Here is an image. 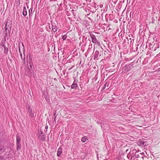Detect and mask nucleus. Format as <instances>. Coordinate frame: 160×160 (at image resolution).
<instances>
[{
	"label": "nucleus",
	"mask_w": 160,
	"mask_h": 160,
	"mask_svg": "<svg viewBox=\"0 0 160 160\" xmlns=\"http://www.w3.org/2000/svg\"><path fill=\"white\" fill-rule=\"evenodd\" d=\"M22 49L23 53H24L25 50H24V48L23 43H22V46L20 47V43L19 44V51L20 53V55L21 57V58L22 59V58H23V57H22V53L21 52V50Z\"/></svg>",
	"instance_id": "3"
},
{
	"label": "nucleus",
	"mask_w": 160,
	"mask_h": 160,
	"mask_svg": "<svg viewBox=\"0 0 160 160\" xmlns=\"http://www.w3.org/2000/svg\"><path fill=\"white\" fill-rule=\"evenodd\" d=\"M62 148L60 147L58 149V152H57V156L58 157H59L60 156V155L62 153Z\"/></svg>",
	"instance_id": "6"
},
{
	"label": "nucleus",
	"mask_w": 160,
	"mask_h": 160,
	"mask_svg": "<svg viewBox=\"0 0 160 160\" xmlns=\"http://www.w3.org/2000/svg\"><path fill=\"white\" fill-rule=\"evenodd\" d=\"M40 132L39 139L42 141H45L46 140L45 135L43 134V132L41 130H40Z\"/></svg>",
	"instance_id": "4"
},
{
	"label": "nucleus",
	"mask_w": 160,
	"mask_h": 160,
	"mask_svg": "<svg viewBox=\"0 0 160 160\" xmlns=\"http://www.w3.org/2000/svg\"><path fill=\"white\" fill-rule=\"evenodd\" d=\"M107 83H105V84H104V86H103V87L102 88V89H105L106 88V86H107Z\"/></svg>",
	"instance_id": "22"
},
{
	"label": "nucleus",
	"mask_w": 160,
	"mask_h": 160,
	"mask_svg": "<svg viewBox=\"0 0 160 160\" xmlns=\"http://www.w3.org/2000/svg\"><path fill=\"white\" fill-rule=\"evenodd\" d=\"M67 37V35H64L62 37V38L64 40L66 39Z\"/></svg>",
	"instance_id": "20"
},
{
	"label": "nucleus",
	"mask_w": 160,
	"mask_h": 160,
	"mask_svg": "<svg viewBox=\"0 0 160 160\" xmlns=\"http://www.w3.org/2000/svg\"><path fill=\"white\" fill-rule=\"evenodd\" d=\"M156 49V47H155V48H154V51H155Z\"/></svg>",
	"instance_id": "27"
},
{
	"label": "nucleus",
	"mask_w": 160,
	"mask_h": 160,
	"mask_svg": "<svg viewBox=\"0 0 160 160\" xmlns=\"http://www.w3.org/2000/svg\"><path fill=\"white\" fill-rule=\"evenodd\" d=\"M8 29V28H7V25H6V29H5V31L7 32V30Z\"/></svg>",
	"instance_id": "26"
},
{
	"label": "nucleus",
	"mask_w": 160,
	"mask_h": 160,
	"mask_svg": "<svg viewBox=\"0 0 160 160\" xmlns=\"http://www.w3.org/2000/svg\"><path fill=\"white\" fill-rule=\"evenodd\" d=\"M44 132H47V131H46V130H44Z\"/></svg>",
	"instance_id": "30"
},
{
	"label": "nucleus",
	"mask_w": 160,
	"mask_h": 160,
	"mask_svg": "<svg viewBox=\"0 0 160 160\" xmlns=\"http://www.w3.org/2000/svg\"><path fill=\"white\" fill-rule=\"evenodd\" d=\"M29 63V65L30 67L32 68V62H31V59L30 58H29V60H28V63Z\"/></svg>",
	"instance_id": "12"
},
{
	"label": "nucleus",
	"mask_w": 160,
	"mask_h": 160,
	"mask_svg": "<svg viewBox=\"0 0 160 160\" xmlns=\"http://www.w3.org/2000/svg\"><path fill=\"white\" fill-rule=\"evenodd\" d=\"M6 42V40L5 39H2L0 43V45L1 47H5V44Z\"/></svg>",
	"instance_id": "7"
},
{
	"label": "nucleus",
	"mask_w": 160,
	"mask_h": 160,
	"mask_svg": "<svg viewBox=\"0 0 160 160\" xmlns=\"http://www.w3.org/2000/svg\"><path fill=\"white\" fill-rule=\"evenodd\" d=\"M133 68V64L132 63L129 64H126L123 67V69L126 72H128Z\"/></svg>",
	"instance_id": "1"
},
{
	"label": "nucleus",
	"mask_w": 160,
	"mask_h": 160,
	"mask_svg": "<svg viewBox=\"0 0 160 160\" xmlns=\"http://www.w3.org/2000/svg\"><path fill=\"white\" fill-rule=\"evenodd\" d=\"M4 48V51L5 53H7L8 52V48H7L6 46L4 47H3Z\"/></svg>",
	"instance_id": "16"
},
{
	"label": "nucleus",
	"mask_w": 160,
	"mask_h": 160,
	"mask_svg": "<svg viewBox=\"0 0 160 160\" xmlns=\"http://www.w3.org/2000/svg\"><path fill=\"white\" fill-rule=\"evenodd\" d=\"M87 140H88V138L86 136L83 137L81 138V141L83 142H85Z\"/></svg>",
	"instance_id": "13"
},
{
	"label": "nucleus",
	"mask_w": 160,
	"mask_h": 160,
	"mask_svg": "<svg viewBox=\"0 0 160 160\" xmlns=\"http://www.w3.org/2000/svg\"><path fill=\"white\" fill-rule=\"evenodd\" d=\"M52 30H53V32H56L57 30V29H58L57 26H56V25H54V24L53 25V24L52 25Z\"/></svg>",
	"instance_id": "8"
},
{
	"label": "nucleus",
	"mask_w": 160,
	"mask_h": 160,
	"mask_svg": "<svg viewBox=\"0 0 160 160\" xmlns=\"http://www.w3.org/2000/svg\"><path fill=\"white\" fill-rule=\"evenodd\" d=\"M15 2H18L19 5L20 2V0H15Z\"/></svg>",
	"instance_id": "23"
},
{
	"label": "nucleus",
	"mask_w": 160,
	"mask_h": 160,
	"mask_svg": "<svg viewBox=\"0 0 160 160\" xmlns=\"http://www.w3.org/2000/svg\"><path fill=\"white\" fill-rule=\"evenodd\" d=\"M97 123H98V124H99V122H97Z\"/></svg>",
	"instance_id": "31"
},
{
	"label": "nucleus",
	"mask_w": 160,
	"mask_h": 160,
	"mask_svg": "<svg viewBox=\"0 0 160 160\" xmlns=\"http://www.w3.org/2000/svg\"><path fill=\"white\" fill-rule=\"evenodd\" d=\"M28 111L29 113V115L31 118L34 117V114L32 112V108L30 107H28Z\"/></svg>",
	"instance_id": "5"
},
{
	"label": "nucleus",
	"mask_w": 160,
	"mask_h": 160,
	"mask_svg": "<svg viewBox=\"0 0 160 160\" xmlns=\"http://www.w3.org/2000/svg\"><path fill=\"white\" fill-rule=\"evenodd\" d=\"M152 23H154V21H155L154 20V19H153V18H152Z\"/></svg>",
	"instance_id": "25"
},
{
	"label": "nucleus",
	"mask_w": 160,
	"mask_h": 160,
	"mask_svg": "<svg viewBox=\"0 0 160 160\" xmlns=\"http://www.w3.org/2000/svg\"><path fill=\"white\" fill-rule=\"evenodd\" d=\"M78 84L77 83L75 82V81L74 82L73 84L71 86V88L72 89H75L77 87Z\"/></svg>",
	"instance_id": "9"
},
{
	"label": "nucleus",
	"mask_w": 160,
	"mask_h": 160,
	"mask_svg": "<svg viewBox=\"0 0 160 160\" xmlns=\"http://www.w3.org/2000/svg\"><path fill=\"white\" fill-rule=\"evenodd\" d=\"M99 51H98L96 50L95 51L94 55V58H98L99 55Z\"/></svg>",
	"instance_id": "14"
},
{
	"label": "nucleus",
	"mask_w": 160,
	"mask_h": 160,
	"mask_svg": "<svg viewBox=\"0 0 160 160\" xmlns=\"http://www.w3.org/2000/svg\"><path fill=\"white\" fill-rule=\"evenodd\" d=\"M21 138L17 135L16 136V143H21Z\"/></svg>",
	"instance_id": "10"
},
{
	"label": "nucleus",
	"mask_w": 160,
	"mask_h": 160,
	"mask_svg": "<svg viewBox=\"0 0 160 160\" xmlns=\"http://www.w3.org/2000/svg\"><path fill=\"white\" fill-rule=\"evenodd\" d=\"M158 20L160 21V18L158 19Z\"/></svg>",
	"instance_id": "32"
},
{
	"label": "nucleus",
	"mask_w": 160,
	"mask_h": 160,
	"mask_svg": "<svg viewBox=\"0 0 160 160\" xmlns=\"http://www.w3.org/2000/svg\"><path fill=\"white\" fill-rule=\"evenodd\" d=\"M2 150V149H0V150Z\"/></svg>",
	"instance_id": "33"
},
{
	"label": "nucleus",
	"mask_w": 160,
	"mask_h": 160,
	"mask_svg": "<svg viewBox=\"0 0 160 160\" xmlns=\"http://www.w3.org/2000/svg\"><path fill=\"white\" fill-rule=\"evenodd\" d=\"M139 143H140L139 145L143 146L144 145V142H142V141L139 142Z\"/></svg>",
	"instance_id": "19"
},
{
	"label": "nucleus",
	"mask_w": 160,
	"mask_h": 160,
	"mask_svg": "<svg viewBox=\"0 0 160 160\" xmlns=\"http://www.w3.org/2000/svg\"><path fill=\"white\" fill-rule=\"evenodd\" d=\"M148 61V58H145L144 59V61L143 62V64H145Z\"/></svg>",
	"instance_id": "21"
},
{
	"label": "nucleus",
	"mask_w": 160,
	"mask_h": 160,
	"mask_svg": "<svg viewBox=\"0 0 160 160\" xmlns=\"http://www.w3.org/2000/svg\"><path fill=\"white\" fill-rule=\"evenodd\" d=\"M17 146V150H19L21 148V143H16Z\"/></svg>",
	"instance_id": "15"
},
{
	"label": "nucleus",
	"mask_w": 160,
	"mask_h": 160,
	"mask_svg": "<svg viewBox=\"0 0 160 160\" xmlns=\"http://www.w3.org/2000/svg\"><path fill=\"white\" fill-rule=\"evenodd\" d=\"M90 36L92 38V41L93 43L97 44L99 45H100V42L97 39L95 36L92 34H90Z\"/></svg>",
	"instance_id": "2"
},
{
	"label": "nucleus",
	"mask_w": 160,
	"mask_h": 160,
	"mask_svg": "<svg viewBox=\"0 0 160 160\" xmlns=\"http://www.w3.org/2000/svg\"><path fill=\"white\" fill-rule=\"evenodd\" d=\"M33 10L31 9L30 8L29 11V16H31L32 14L31 13H32V12H32Z\"/></svg>",
	"instance_id": "17"
},
{
	"label": "nucleus",
	"mask_w": 160,
	"mask_h": 160,
	"mask_svg": "<svg viewBox=\"0 0 160 160\" xmlns=\"http://www.w3.org/2000/svg\"><path fill=\"white\" fill-rule=\"evenodd\" d=\"M22 62L23 64H25V55L23 56V58H22Z\"/></svg>",
	"instance_id": "18"
},
{
	"label": "nucleus",
	"mask_w": 160,
	"mask_h": 160,
	"mask_svg": "<svg viewBox=\"0 0 160 160\" xmlns=\"http://www.w3.org/2000/svg\"><path fill=\"white\" fill-rule=\"evenodd\" d=\"M56 116L55 117L54 119V121H56Z\"/></svg>",
	"instance_id": "28"
},
{
	"label": "nucleus",
	"mask_w": 160,
	"mask_h": 160,
	"mask_svg": "<svg viewBox=\"0 0 160 160\" xmlns=\"http://www.w3.org/2000/svg\"><path fill=\"white\" fill-rule=\"evenodd\" d=\"M48 126H46L45 127V129H46V131H47V129L48 128Z\"/></svg>",
	"instance_id": "24"
},
{
	"label": "nucleus",
	"mask_w": 160,
	"mask_h": 160,
	"mask_svg": "<svg viewBox=\"0 0 160 160\" xmlns=\"http://www.w3.org/2000/svg\"><path fill=\"white\" fill-rule=\"evenodd\" d=\"M55 114H56V113H55L54 114V116H55Z\"/></svg>",
	"instance_id": "29"
},
{
	"label": "nucleus",
	"mask_w": 160,
	"mask_h": 160,
	"mask_svg": "<svg viewBox=\"0 0 160 160\" xmlns=\"http://www.w3.org/2000/svg\"><path fill=\"white\" fill-rule=\"evenodd\" d=\"M22 14L24 16H26L27 15V11L26 10V8L25 6L23 8V11L22 12Z\"/></svg>",
	"instance_id": "11"
}]
</instances>
